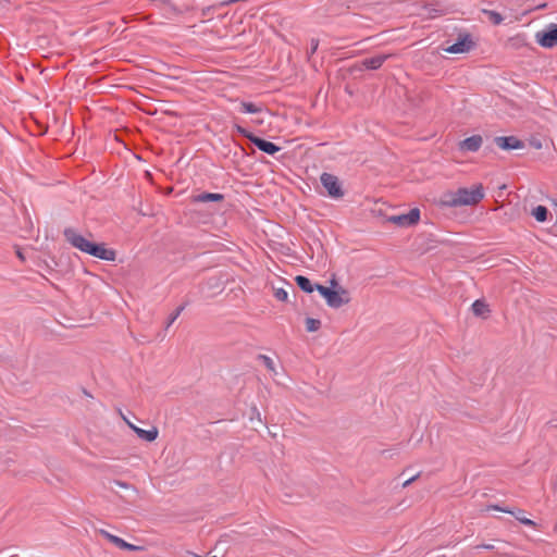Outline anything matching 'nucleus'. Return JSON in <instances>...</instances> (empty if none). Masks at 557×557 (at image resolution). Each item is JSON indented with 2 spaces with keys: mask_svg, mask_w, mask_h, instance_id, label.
<instances>
[{
  "mask_svg": "<svg viewBox=\"0 0 557 557\" xmlns=\"http://www.w3.org/2000/svg\"><path fill=\"white\" fill-rule=\"evenodd\" d=\"M66 240L76 249L82 252L88 253L101 260L113 261L115 260V251L106 247L104 244H96L75 230L67 228L64 231Z\"/></svg>",
  "mask_w": 557,
  "mask_h": 557,
  "instance_id": "nucleus-1",
  "label": "nucleus"
},
{
  "mask_svg": "<svg viewBox=\"0 0 557 557\" xmlns=\"http://www.w3.org/2000/svg\"><path fill=\"white\" fill-rule=\"evenodd\" d=\"M484 195L482 184H474L469 188L461 187L446 191L442 197V205L450 208L475 206L484 198Z\"/></svg>",
  "mask_w": 557,
  "mask_h": 557,
  "instance_id": "nucleus-2",
  "label": "nucleus"
},
{
  "mask_svg": "<svg viewBox=\"0 0 557 557\" xmlns=\"http://www.w3.org/2000/svg\"><path fill=\"white\" fill-rule=\"evenodd\" d=\"M331 285L337 288L332 289L323 285H315V289L325 299L329 307L339 308L350 301L349 293L345 288L338 287L335 280L331 281Z\"/></svg>",
  "mask_w": 557,
  "mask_h": 557,
  "instance_id": "nucleus-3",
  "label": "nucleus"
},
{
  "mask_svg": "<svg viewBox=\"0 0 557 557\" xmlns=\"http://www.w3.org/2000/svg\"><path fill=\"white\" fill-rule=\"evenodd\" d=\"M536 42L543 48H554L557 46V25L549 24L546 29L535 34Z\"/></svg>",
  "mask_w": 557,
  "mask_h": 557,
  "instance_id": "nucleus-4",
  "label": "nucleus"
},
{
  "mask_svg": "<svg viewBox=\"0 0 557 557\" xmlns=\"http://www.w3.org/2000/svg\"><path fill=\"white\" fill-rule=\"evenodd\" d=\"M387 221L400 227H409L418 224L420 221V210L418 208H413L408 213L392 215Z\"/></svg>",
  "mask_w": 557,
  "mask_h": 557,
  "instance_id": "nucleus-5",
  "label": "nucleus"
},
{
  "mask_svg": "<svg viewBox=\"0 0 557 557\" xmlns=\"http://www.w3.org/2000/svg\"><path fill=\"white\" fill-rule=\"evenodd\" d=\"M473 47H474V41L472 40L471 35L463 34V35L459 36L457 42L444 48V51L446 53H451V54H462V53H468L469 51H471L473 49Z\"/></svg>",
  "mask_w": 557,
  "mask_h": 557,
  "instance_id": "nucleus-6",
  "label": "nucleus"
},
{
  "mask_svg": "<svg viewBox=\"0 0 557 557\" xmlns=\"http://www.w3.org/2000/svg\"><path fill=\"white\" fill-rule=\"evenodd\" d=\"M237 131L243 134L245 137H247L255 146H257L261 151L268 153V154H274L280 150V147L274 145L271 141L261 139L257 136H253L252 134L248 133L245 128L237 126Z\"/></svg>",
  "mask_w": 557,
  "mask_h": 557,
  "instance_id": "nucleus-7",
  "label": "nucleus"
},
{
  "mask_svg": "<svg viewBox=\"0 0 557 557\" xmlns=\"http://www.w3.org/2000/svg\"><path fill=\"white\" fill-rule=\"evenodd\" d=\"M321 183L323 187L327 190L330 197L342 198L344 196L338 178L335 175L330 173H323L321 175Z\"/></svg>",
  "mask_w": 557,
  "mask_h": 557,
  "instance_id": "nucleus-8",
  "label": "nucleus"
},
{
  "mask_svg": "<svg viewBox=\"0 0 557 557\" xmlns=\"http://www.w3.org/2000/svg\"><path fill=\"white\" fill-rule=\"evenodd\" d=\"M99 534L101 536H103L106 540H108L110 543H112L113 545L119 547L120 549H125V550H140L141 549L140 546L129 544V543L125 542L123 539H121L116 535H113L106 530H102V529L99 530Z\"/></svg>",
  "mask_w": 557,
  "mask_h": 557,
  "instance_id": "nucleus-9",
  "label": "nucleus"
},
{
  "mask_svg": "<svg viewBox=\"0 0 557 557\" xmlns=\"http://www.w3.org/2000/svg\"><path fill=\"white\" fill-rule=\"evenodd\" d=\"M498 148L503 150L521 149L523 144L515 136H500L495 138Z\"/></svg>",
  "mask_w": 557,
  "mask_h": 557,
  "instance_id": "nucleus-10",
  "label": "nucleus"
},
{
  "mask_svg": "<svg viewBox=\"0 0 557 557\" xmlns=\"http://www.w3.org/2000/svg\"><path fill=\"white\" fill-rule=\"evenodd\" d=\"M483 144V138L481 135H473L468 137L459 143V149L462 151H478Z\"/></svg>",
  "mask_w": 557,
  "mask_h": 557,
  "instance_id": "nucleus-11",
  "label": "nucleus"
},
{
  "mask_svg": "<svg viewBox=\"0 0 557 557\" xmlns=\"http://www.w3.org/2000/svg\"><path fill=\"white\" fill-rule=\"evenodd\" d=\"M131 430H133L139 438L146 442H153L158 438L159 435V430L157 426H151L149 430H144L135 424H131Z\"/></svg>",
  "mask_w": 557,
  "mask_h": 557,
  "instance_id": "nucleus-12",
  "label": "nucleus"
},
{
  "mask_svg": "<svg viewBox=\"0 0 557 557\" xmlns=\"http://www.w3.org/2000/svg\"><path fill=\"white\" fill-rule=\"evenodd\" d=\"M471 309L475 317H479L482 319H486L491 313L490 306L486 304L485 300H482V299L475 300L472 304Z\"/></svg>",
  "mask_w": 557,
  "mask_h": 557,
  "instance_id": "nucleus-13",
  "label": "nucleus"
},
{
  "mask_svg": "<svg viewBox=\"0 0 557 557\" xmlns=\"http://www.w3.org/2000/svg\"><path fill=\"white\" fill-rule=\"evenodd\" d=\"M389 54H380L362 61V65L369 70H377L389 58Z\"/></svg>",
  "mask_w": 557,
  "mask_h": 557,
  "instance_id": "nucleus-14",
  "label": "nucleus"
},
{
  "mask_svg": "<svg viewBox=\"0 0 557 557\" xmlns=\"http://www.w3.org/2000/svg\"><path fill=\"white\" fill-rule=\"evenodd\" d=\"M224 196L219 193H202L191 197L193 202L222 201Z\"/></svg>",
  "mask_w": 557,
  "mask_h": 557,
  "instance_id": "nucleus-15",
  "label": "nucleus"
},
{
  "mask_svg": "<svg viewBox=\"0 0 557 557\" xmlns=\"http://www.w3.org/2000/svg\"><path fill=\"white\" fill-rule=\"evenodd\" d=\"M295 281L297 285L306 293H312L315 289V287H313V285L311 284L310 280L307 278L306 276L298 275L296 276Z\"/></svg>",
  "mask_w": 557,
  "mask_h": 557,
  "instance_id": "nucleus-16",
  "label": "nucleus"
},
{
  "mask_svg": "<svg viewBox=\"0 0 557 557\" xmlns=\"http://www.w3.org/2000/svg\"><path fill=\"white\" fill-rule=\"evenodd\" d=\"M548 210L544 206H537L532 210V215L539 222H545L547 220Z\"/></svg>",
  "mask_w": 557,
  "mask_h": 557,
  "instance_id": "nucleus-17",
  "label": "nucleus"
},
{
  "mask_svg": "<svg viewBox=\"0 0 557 557\" xmlns=\"http://www.w3.org/2000/svg\"><path fill=\"white\" fill-rule=\"evenodd\" d=\"M482 12L487 15L488 20L494 24V25H499L503 23L504 18L502 16L500 13L496 12V11H492V10H482Z\"/></svg>",
  "mask_w": 557,
  "mask_h": 557,
  "instance_id": "nucleus-18",
  "label": "nucleus"
},
{
  "mask_svg": "<svg viewBox=\"0 0 557 557\" xmlns=\"http://www.w3.org/2000/svg\"><path fill=\"white\" fill-rule=\"evenodd\" d=\"M321 327V321L313 318L306 319V329L308 332H317Z\"/></svg>",
  "mask_w": 557,
  "mask_h": 557,
  "instance_id": "nucleus-19",
  "label": "nucleus"
},
{
  "mask_svg": "<svg viewBox=\"0 0 557 557\" xmlns=\"http://www.w3.org/2000/svg\"><path fill=\"white\" fill-rule=\"evenodd\" d=\"M240 110L244 112V113H258L261 111V109L259 107H257L255 103L252 102H243L240 104Z\"/></svg>",
  "mask_w": 557,
  "mask_h": 557,
  "instance_id": "nucleus-20",
  "label": "nucleus"
},
{
  "mask_svg": "<svg viewBox=\"0 0 557 557\" xmlns=\"http://www.w3.org/2000/svg\"><path fill=\"white\" fill-rule=\"evenodd\" d=\"M424 11L425 12L422 15H424L426 17H431V18L443 15L445 12L443 9H435V8H429V7H425Z\"/></svg>",
  "mask_w": 557,
  "mask_h": 557,
  "instance_id": "nucleus-21",
  "label": "nucleus"
},
{
  "mask_svg": "<svg viewBox=\"0 0 557 557\" xmlns=\"http://www.w3.org/2000/svg\"><path fill=\"white\" fill-rule=\"evenodd\" d=\"M259 358L263 361L265 368L270 372L276 373V368H275L274 361L269 356L260 355Z\"/></svg>",
  "mask_w": 557,
  "mask_h": 557,
  "instance_id": "nucleus-22",
  "label": "nucleus"
},
{
  "mask_svg": "<svg viewBox=\"0 0 557 557\" xmlns=\"http://www.w3.org/2000/svg\"><path fill=\"white\" fill-rule=\"evenodd\" d=\"M274 297L278 301H287L288 299V293L284 288H275L274 289Z\"/></svg>",
  "mask_w": 557,
  "mask_h": 557,
  "instance_id": "nucleus-23",
  "label": "nucleus"
},
{
  "mask_svg": "<svg viewBox=\"0 0 557 557\" xmlns=\"http://www.w3.org/2000/svg\"><path fill=\"white\" fill-rule=\"evenodd\" d=\"M516 518L522 523V524H525V525H529V527H535V522L529 518H525V517H521L520 515H516Z\"/></svg>",
  "mask_w": 557,
  "mask_h": 557,
  "instance_id": "nucleus-24",
  "label": "nucleus"
},
{
  "mask_svg": "<svg viewBox=\"0 0 557 557\" xmlns=\"http://www.w3.org/2000/svg\"><path fill=\"white\" fill-rule=\"evenodd\" d=\"M183 307H178L175 312L171 315L170 318V321H169V324L168 325H171L181 314V312L183 311Z\"/></svg>",
  "mask_w": 557,
  "mask_h": 557,
  "instance_id": "nucleus-25",
  "label": "nucleus"
},
{
  "mask_svg": "<svg viewBox=\"0 0 557 557\" xmlns=\"http://www.w3.org/2000/svg\"><path fill=\"white\" fill-rule=\"evenodd\" d=\"M490 509H493V510H497V511H503V512H507V513H510V515H515V512L512 510H509V509H503L500 508L499 506L497 505H493V506H490L488 507Z\"/></svg>",
  "mask_w": 557,
  "mask_h": 557,
  "instance_id": "nucleus-26",
  "label": "nucleus"
},
{
  "mask_svg": "<svg viewBox=\"0 0 557 557\" xmlns=\"http://www.w3.org/2000/svg\"><path fill=\"white\" fill-rule=\"evenodd\" d=\"M481 548H485V549H494V545H492V544H484V545H476V546L474 547V549H476V550H479V549H481Z\"/></svg>",
  "mask_w": 557,
  "mask_h": 557,
  "instance_id": "nucleus-27",
  "label": "nucleus"
},
{
  "mask_svg": "<svg viewBox=\"0 0 557 557\" xmlns=\"http://www.w3.org/2000/svg\"><path fill=\"white\" fill-rule=\"evenodd\" d=\"M115 484L121 487V488H129V484H127L126 482H123V481H116Z\"/></svg>",
  "mask_w": 557,
  "mask_h": 557,
  "instance_id": "nucleus-28",
  "label": "nucleus"
},
{
  "mask_svg": "<svg viewBox=\"0 0 557 557\" xmlns=\"http://www.w3.org/2000/svg\"><path fill=\"white\" fill-rule=\"evenodd\" d=\"M317 48H318V41L312 40L311 41V51L314 52L317 50Z\"/></svg>",
  "mask_w": 557,
  "mask_h": 557,
  "instance_id": "nucleus-29",
  "label": "nucleus"
},
{
  "mask_svg": "<svg viewBox=\"0 0 557 557\" xmlns=\"http://www.w3.org/2000/svg\"><path fill=\"white\" fill-rule=\"evenodd\" d=\"M123 420L127 424V426L131 429V424H134L131 420H128L125 416H123Z\"/></svg>",
  "mask_w": 557,
  "mask_h": 557,
  "instance_id": "nucleus-30",
  "label": "nucleus"
},
{
  "mask_svg": "<svg viewBox=\"0 0 557 557\" xmlns=\"http://www.w3.org/2000/svg\"><path fill=\"white\" fill-rule=\"evenodd\" d=\"M414 478H411L409 480H407L405 483H404V486H408L411 482H413Z\"/></svg>",
  "mask_w": 557,
  "mask_h": 557,
  "instance_id": "nucleus-31",
  "label": "nucleus"
},
{
  "mask_svg": "<svg viewBox=\"0 0 557 557\" xmlns=\"http://www.w3.org/2000/svg\"><path fill=\"white\" fill-rule=\"evenodd\" d=\"M18 258L24 259L21 252H17Z\"/></svg>",
  "mask_w": 557,
  "mask_h": 557,
  "instance_id": "nucleus-32",
  "label": "nucleus"
}]
</instances>
